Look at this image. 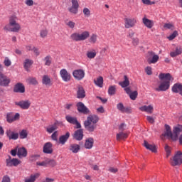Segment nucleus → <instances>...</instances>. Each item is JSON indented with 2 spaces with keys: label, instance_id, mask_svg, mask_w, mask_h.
<instances>
[{
  "label": "nucleus",
  "instance_id": "obj_37",
  "mask_svg": "<svg viewBox=\"0 0 182 182\" xmlns=\"http://www.w3.org/2000/svg\"><path fill=\"white\" fill-rule=\"evenodd\" d=\"M127 137H129V134L127 133L121 132L117 134V140H124V139H127Z\"/></svg>",
  "mask_w": 182,
  "mask_h": 182
},
{
  "label": "nucleus",
  "instance_id": "obj_21",
  "mask_svg": "<svg viewBox=\"0 0 182 182\" xmlns=\"http://www.w3.org/2000/svg\"><path fill=\"white\" fill-rule=\"evenodd\" d=\"M77 99H84V97H86V92L82 85L77 87Z\"/></svg>",
  "mask_w": 182,
  "mask_h": 182
},
{
  "label": "nucleus",
  "instance_id": "obj_51",
  "mask_svg": "<svg viewBox=\"0 0 182 182\" xmlns=\"http://www.w3.org/2000/svg\"><path fill=\"white\" fill-rule=\"evenodd\" d=\"M177 35H178V32H177V31H173V33L172 34H171L168 37V39L169 41H173V39H174L175 38L177 37Z\"/></svg>",
  "mask_w": 182,
  "mask_h": 182
},
{
  "label": "nucleus",
  "instance_id": "obj_46",
  "mask_svg": "<svg viewBox=\"0 0 182 182\" xmlns=\"http://www.w3.org/2000/svg\"><path fill=\"white\" fill-rule=\"evenodd\" d=\"M48 29L45 28L40 31L41 38H46L48 36Z\"/></svg>",
  "mask_w": 182,
  "mask_h": 182
},
{
  "label": "nucleus",
  "instance_id": "obj_58",
  "mask_svg": "<svg viewBox=\"0 0 182 182\" xmlns=\"http://www.w3.org/2000/svg\"><path fill=\"white\" fill-rule=\"evenodd\" d=\"M139 40L138 38H132V45H134V46H137V45H139Z\"/></svg>",
  "mask_w": 182,
  "mask_h": 182
},
{
  "label": "nucleus",
  "instance_id": "obj_10",
  "mask_svg": "<svg viewBox=\"0 0 182 182\" xmlns=\"http://www.w3.org/2000/svg\"><path fill=\"white\" fill-rule=\"evenodd\" d=\"M7 167H16L21 164V161L16 158H11L9 156V159L6 160Z\"/></svg>",
  "mask_w": 182,
  "mask_h": 182
},
{
  "label": "nucleus",
  "instance_id": "obj_13",
  "mask_svg": "<svg viewBox=\"0 0 182 182\" xmlns=\"http://www.w3.org/2000/svg\"><path fill=\"white\" fill-rule=\"evenodd\" d=\"M21 115L19 113H16L14 114L12 112L7 113L6 114V122L8 123H14V122H16V120H19Z\"/></svg>",
  "mask_w": 182,
  "mask_h": 182
},
{
  "label": "nucleus",
  "instance_id": "obj_16",
  "mask_svg": "<svg viewBox=\"0 0 182 182\" xmlns=\"http://www.w3.org/2000/svg\"><path fill=\"white\" fill-rule=\"evenodd\" d=\"M73 76L76 80H82L85 77V70L82 69L75 70L73 72Z\"/></svg>",
  "mask_w": 182,
  "mask_h": 182
},
{
  "label": "nucleus",
  "instance_id": "obj_25",
  "mask_svg": "<svg viewBox=\"0 0 182 182\" xmlns=\"http://www.w3.org/2000/svg\"><path fill=\"white\" fill-rule=\"evenodd\" d=\"M139 110H141V112H146V113L151 114L154 110V107L152 105H144L139 107Z\"/></svg>",
  "mask_w": 182,
  "mask_h": 182
},
{
  "label": "nucleus",
  "instance_id": "obj_22",
  "mask_svg": "<svg viewBox=\"0 0 182 182\" xmlns=\"http://www.w3.org/2000/svg\"><path fill=\"white\" fill-rule=\"evenodd\" d=\"M83 129H78L74 132L73 137L75 140L80 141L83 140Z\"/></svg>",
  "mask_w": 182,
  "mask_h": 182
},
{
  "label": "nucleus",
  "instance_id": "obj_20",
  "mask_svg": "<svg viewBox=\"0 0 182 182\" xmlns=\"http://www.w3.org/2000/svg\"><path fill=\"white\" fill-rule=\"evenodd\" d=\"M14 93H25V85L21 82H18L14 85Z\"/></svg>",
  "mask_w": 182,
  "mask_h": 182
},
{
  "label": "nucleus",
  "instance_id": "obj_42",
  "mask_svg": "<svg viewBox=\"0 0 182 182\" xmlns=\"http://www.w3.org/2000/svg\"><path fill=\"white\" fill-rule=\"evenodd\" d=\"M18 136L21 139H26V137H28V130H26V129L21 130L19 132Z\"/></svg>",
  "mask_w": 182,
  "mask_h": 182
},
{
  "label": "nucleus",
  "instance_id": "obj_53",
  "mask_svg": "<svg viewBox=\"0 0 182 182\" xmlns=\"http://www.w3.org/2000/svg\"><path fill=\"white\" fill-rule=\"evenodd\" d=\"M65 25H67V26H69L70 29H73L75 28V25H76V23L72 21H69L68 22L65 23Z\"/></svg>",
  "mask_w": 182,
  "mask_h": 182
},
{
  "label": "nucleus",
  "instance_id": "obj_32",
  "mask_svg": "<svg viewBox=\"0 0 182 182\" xmlns=\"http://www.w3.org/2000/svg\"><path fill=\"white\" fill-rule=\"evenodd\" d=\"M40 174L36 173L31 174L29 178H26L24 182H35L37 178H39Z\"/></svg>",
  "mask_w": 182,
  "mask_h": 182
},
{
  "label": "nucleus",
  "instance_id": "obj_62",
  "mask_svg": "<svg viewBox=\"0 0 182 182\" xmlns=\"http://www.w3.org/2000/svg\"><path fill=\"white\" fill-rule=\"evenodd\" d=\"M1 182H11V178L8 176H4L2 178Z\"/></svg>",
  "mask_w": 182,
  "mask_h": 182
},
{
  "label": "nucleus",
  "instance_id": "obj_30",
  "mask_svg": "<svg viewBox=\"0 0 182 182\" xmlns=\"http://www.w3.org/2000/svg\"><path fill=\"white\" fill-rule=\"evenodd\" d=\"M144 146L147 150H150L152 153H156L157 149H156V145L150 144L147 141H144Z\"/></svg>",
  "mask_w": 182,
  "mask_h": 182
},
{
  "label": "nucleus",
  "instance_id": "obj_2",
  "mask_svg": "<svg viewBox=\"0 0 182 182\" xmlns=\"http://www.w3.org/2000/svg\"><path fill=\"white\" fill-rule=\"evenodd\" d=\"M18 18L16 15L14 14L9 17V23L4 27V31L8 32L18 33L21 31V24L18 23Z\"/></svg>",
  "mask_w": 182,
  "mask_h": 182
},
{
  "label": "nucleus",
  "instance_id": "obj_41",
  "mask_svg": "<svg viewBox=\"0 0 182 182\" xmlns=\"http://www.w3.org/2000/svg\"><path fill=\"white\" fill-rule=\"evenodd\" d=\"M108 95H109V96H114V95H116V85H111L109 87Z\"/></svg>",
  "mask_w": 182,
  "mask_h": 182
},
{
  "label": "nucleus",
  "instance_id": "obj_36",
  "mask_svg": "<svg viewBox=\"0 0 182 182\" xmlns=\"http://www.w3.org/2000/svg\"><path fill=\"white\" fill-rule=\"evenodd\" d=\"M182 49L181 48L176 47L175 51L171 52L170 55L171 58H176V56H178V55H181Z\"/></svg>",
  "mask_w": 182,
  "mask_h": 182
},
{
  "label": "nucleus",
  "instance_id": "obj_33",
  "mask_svg": "<svg viewBox=\"0 0 182 182\" xmlns=\"http://www.w3.org/2000/svg\"><path fill=\"white\" fill-rule=\"evenodd\" d=\"M32 65H33V60L28 58L26 59L23 63L24 69H26L27 72L29 71V69H31V66H32Z\"/></svg>",
  "mask_w": 182,
  "mask_h": 182
},
{
  "label": "nucleus",
  "instance_id": "obj_50",
  "mask_svg": "<svg viewBox=\"0 0 182 182\" xmlns=\"http://www.w3.org/2000/svg\"><path fill=\"white\" fill-rule=\"evenodd\" d=\"M28 83H31V85H38V80H36V78L34 77H29L28 78Z\"/></svg>",
  "mask_w": 182,
  "mask_h": 182
},
{
  "label": "nucleus",
  "instance_id": "obj_35",
  "mask_svg": "<svg viewBox=\"0 0 182 182\" xmlns=\"http://www.w3.org/2000/svg\"><path fill=\"white\" fill-rule=\"evenodd\" d=\"M96 50H92L87 51L86 56L88 59H95L96 58Z\"/></svg>",
  "mask_w": 182,
  "mask_h": 182
},
{
  "label": "nucleus",
  "instance_id": "obj_1",
  "mask_svg": "<svg viewBox=\"0 0 182 182\" xmlns=\"http://www.w3.org/2000/svg\"><path fill=\"white\" fill-rule=\"evenodd\" d=\"M160 80H162L158 87L155 88L156 92H166L170 88V81L173 77L170 73H161L159 75Z\"/></svg>",
  "mask_w": 182,
  "mask_h": 182
},
{
  "label": "nucleus",
  "instance_id": "obj_61",
  "mask_svg": "<svg viewBox=\"0 0 182 182\" xmlns=\"http://www.w3.org/2000/svg\"><path fill=\"white\" fill-rule=\"evenodd\" d=\"M108 171L110 172V173H117V171H119V170L117 169V168H114V167H109Z\"/></svg>",
  "mask_w": 182,
  "mask_h": 182
},
{
  "label": "nucleus",
  "instance_id": "obj_57",
  "mask_svg": "<svg viewBox=\"0 0 182 182\" xmlns=\"http://www.w3.org/2000/svg\"><path fill=\"white\" fill-rule=\"evenodd\" d=\"M51 139L54 140V141H58V131H55L51 135Z\"/></svg>",
  "mask_w": 182,
  "mask_h": 182
},
{
  "label": "nucleus",
  "instance_id": "obj_44",
  "mask_svg": "<svg viewBox=\"0 0 182 182\" xmlns=\"http://www.w3.org/2000/svg\"><path fill=\"white\" fill-rule=\"evenodd\" d=\"M165 151L166 154L167 159L171 156V147H170L168 145L165 146Z\"/></svg>",
  "mask_w": 182,
  "mask_h": 182
},
{
  "label": "nucleus",
  "instance_id": "obj_56",
  "mask_svg": "<svg viewBox=\"0 0 182 182\" xmlns=\"http://www.w3.org/2000/svg\"><path fill=\"white\" fill-rule=\"evenodd\" d=\"M151 70H152V68L150 66H148L145 68V72L146 75H152L153 72Z\"/></svg>",
  "mask_w": 182,
  "mask_h": 182
},
{
  "label": "nucleus",
  "instance_id": "obj_18",
  "mask_svg": "<svg viewBox=\"0 0 182 182\" xmlns=\"http://www.w3.org/2000/svg\"><path fill=\"white\" fill-rule=\"evenodd\" d=\"M53 145L50 142H47L43 145V152L45 154H52L53 153Z\"/></svg>",
  "mask_w": 182,
  "mask_h": 182
},
{
  "label": "nucleus",
  "instance_id": "obj_6",
  "mask_svg": "<svg viewBox=\"0 0 182 182\" xmlns=\"http://www.w3.org/2000/svg\"><path fill=\"white\" fill-rule=\"evenodd\" d=\"M170 164L173 166H181L182 164V151H177L175 152L173 157L170 159Z\"/></svg>",
  "mask_w": 182,
  "mask_h": 182
},
{
  "label": "nucleus",
  "instance_id": "obj_3",
  "mask_svg": "<svg viewBox=\"0 0 182 182\" xmlns=\"http://www.w3.org/2000/svg\"><path fill=\"white\" fill-rule=\"evenodd\" d=\"M99 122V117L96 114L90 115L87 117V120L84 122V127L90 133H93L97 127V123Z\"/></svg>",
  "mask_w": 182,
  "mask_h": 182
},
{
  "label": "nucleus",
  "instance_id": "obj_26",
  "mask_svg": "<svg viewBox=\"0 0 182 182\" xmlns=\"http://www.w3.org/2000/svg\"><path fill=\"white\" fill-rule=\"evenodd\" d=\"M142 22L144 25L148 28V29H151L153 26H154V22L152 20H150L146 17L142 18Z\"/></svg>",
  "mask_w": 182,
  "mask_h": 182
},
{
  "label": "nucleus",
  "instance_id": "obj_40",
  "mask_svg": "<svg viewBox=\"0 0 182 182\" xmlns=\"http://www.w3.org/2000/svg\"><path fill=\"white\" fill-rule=\"evenodd\" d=\"M57 129L58 125L56 124H53V125H50L46 128V132L48 133H53Z\"/></svg>",
  "mask_w": 182,
  "mask_h": 182
},
{
  "label": "nucleus",
  "instance_id": "obj_29",
  "mask_svg": "<svg viewBox=\"0 0 182 182\" xmlns=\"http://www.w3.org/2000/svg\"><path fill=\"white\" fill-rule=\"evenodd\" d=\"M69 137H70V133L66 132L65 135H62L60 136L59 143L63 146L66 143V141H68Z\"/></svg>",
  "mask_w": 182,
  "mask_h": 182
},
{
  "label": "nucleus",
  "instance_id": "obj_28",
  "mask_svg": "<svg viewBox=\"0 0 182 182\" xmlns=\"http://www.w3.org/2000/svg\"><path fill=\"white\" fill-rule=\"evenodd\" d=\"M172 92H173V93H179V95L182 96V85L180 83H176L172 87Z\"/></svg>",
  "mask_w": 182,
  "mask_h": 182
},
{
  "label": "nucleus",
  "instance_id": "obj_14",
  "mask_svg": "<svg viewBox=\"0 0 182 182\" xmlns=\"http://www.w3.org/2000/svg\"><path fill=\"white\" fill-rule=\"evenodd\" d=\"M11 83V79L5 75L2 72H0V86H4L6 87V86H9Z\"/></svg>",
  "mask_w": 182,
  "mask_h": 182
},
{
  "label": "nucleus",
  "instance_id": "obj_48",
  "mask_svg": "<svg viewBox=\"0 0 182 182\" xmlns=\"http://www.w3.org/2000/svg\"><path fill=\"white\" fill-rule=\"evenodd\" d=\"M137 91H134L132 92L129 96L132 100H136L137 99V95H138Z\"/></svg>",
  "mask_w": 182,
  "mask_h": 182
},
{
  "label": "nucleus",
  "instance_id": "obj_49",
  "mask_svg": "<svg viewBox=\"0 0 182 182\" xmlns=\"http://www.w3.org/2000/svg\"><path fill=\"white\" fill-rule=\"evenodd\" d=\"M97 41V35L96 34H92V36L90 38V43H95Z\"/></svg>",
  "mask_w": 182,
  "mask_h": 182
},
{
  "label": "nucleus",
  "instance_id": "obj_9",
  "mask_svg": "<svg viewBox=\"0 0 182 182\" xmlns=\"http://www.w3.org/2000/svg\"><path fill=\"white\" fill-rule=\"evenodd\" d=\"M124 26L127 29L134 28L137 23V18H124Z\"/></svg>",
  "mask_w": 182,
  "mask_h": 182
},
{
  "label": "nucleus",
  "instance_id": "obj_43",
  "mask_svg": "<svg viewBox=\"0 0 182 182\" xmlns=\"http://www.w3.org/2000/svg\"><path fill=\"white\" fill-rule=\"evenodd\" d=\"M44 62L46 66H50V65L52 64V57H50V55H47L44 58Z\"/></svg>",
  "mask_w": 182,
  "mask_h": 182
},
{
  "label": "nucleus",
  "instance_id": "obj_38",
  "mask_svg": "<svg viewBox=\"0 0 182 182\" xmlns=\"http://www.w3.org/2000/svg\"><path fill=\"white\" fill-rule=\"evenodd\" d=\"M65 120H67V122H68V123H70L71 124H75V123H77V118L72 117L70 115H67L65 117Z\"/></svg>",
  "mask_w": 182,
  "mask_h": 182
},
{
  "label": "nucleus",
  "instance_id": "obj_27",
  "mask_svg": "<svg viewBox=\"0 0 182 182\" xmlns=\"http://www.w3.org/2000/svg\"><path fill=\"white\" fill-rule=\"evenodd\" d=\"M17 156L19 159L22 157H26L28 156V151L25 147H21L18 149Z\"/></svg>",
  "mask_w": 182,
  "mask_h": 182
},
{
  "label": "nucleus",
  "instance_id": "obj_54",
  "mask_svg": "<svg viewBox=\"0 0 182 182\" xmlns=\"http://www.w3.org/2000/svg\"><path fill=\"white\" fill-rule=\"evenodd\" d=\"M36 166H40L41 167H47L48 166L47 161L46 160L42 162H36Z\"/></svg>",
  "mask_w": 182,
  "mask_h": 182
},
{
  "label": "nucleus",
  "instance_id": "obj_59",
  "mask_svg": "<svg viewBox=\"0 0 182 182\" xmlns=\"http://www.w3.org/2000/svg\"><path fill=\"white\" fill-rule=\"evenodd\" d=\"M143 4L145 5H154V1H151L150 0H142Z\"/></svg>",
  "mask_w": 182,
  "mask_h": 182
},
{
  "label": "nucleus",
  "instance_id": "obj_5",
  "mask_svg": "<svg viewBox=\"0 0 182 182\" xmlns=\"http://www.w3.org/2000/svg\"><path fill=\"white\" fill-rule=\"evenodd\" d=\"M89 36H90V33L85 31L81 33H74L71 34L70 39H72V41H75V42H80L82 41H86Z\"/></svg>",
  "mask_w": 182,
  "mask_h": 182
},
{
  "label": "nucleus",
  "instance_id": "obj_23",
  "mask_svg": "<svg viewBox=\"0 0 182 182\" xmlns=\"http://www.w3.org/2000/svg\"><path fill=\"white\" fill-rule=\"evenodd\" d=\"M117 109H118L121 113H132V109L125 107L122 102L117 105Z\"/></svg>",
  "mask_w": 182,
  "mask_h": 182
},
{
  "label": "nucleus",
  "instance_id": "obj_52",
  "mask_svg": "<svg viewBox=\"0 0 182 182\" xmlns=\"http://www.w3.org/2000/svg\"><path fill=\"white\" fill-rule=\"evenodd\" d=\"M82 12L84 14V15L85 16H87V18H89V16H90V10L88 8H84L82 10Z\"/></svg>",
  "mask_w": 182,
  "mask_h": 182
},
{
  "label": "nucleus",
  "instance_id": "obj_55",
  "mask_svg": "<svg viewBox=\"0 0 182 182\" xmlns=\"http://www.w3.org/2000/svg\"><path fill=\"white\" fill-rule=\"evenodd\" d=\"M39 157H41V156L36 154V155H31L30 156V160L31 161H36V160H38L39 159Z\"/></svg>",
  "mask_w": 182,
  "mask_h": 182
},
{
  "label": "nucleus",
  "instance_id": "obj_12",
  "mask_svg": "<svg viewBox=\"0 0 182 182\" xmlns=\"http://www.w3.org/2000/svg\"><path fill=\"white\" fill-rule=\"evenodd\" d=\"M6 136L9 140H18L19 139V134L12 131L11 128L6 129Z\"/></svg>",
  "mask_w": 182,
  "mask_h": 182
},
{
  "label": "nucleus",
  "instance_id": "obj_45",
  "mask_svg": "<svg viewBox=\"0 0 182 182\" xmlns=\"http://www.w3.org/2000/svg\"><path fill=\"white\" fill-rule=\"evenodd\" d=\"M4 64L6 66V68H9V66L12 65V62L11 61V60H9V58L6 57L4 60Z\"/></svg>",
  "mask_w": 182,
  "mask_h": 182
},
{
  "label": "nucleus",
  "instance_id": "obj_19",
  "mask_svg": "<svg viewBox=\"0 0 182 182\" xmlns=\"http://www.w3.org/2000/svg\"><path fill=\"white\" fill-rule=\"evenodd\" d=\"M42 84L47 87H50V86H52L53 85V82H52V79H50V76L48 75H43Z\"/></svg>",
  "mask_w": 182,
  "mask_h": 182
},
{
  "label": "nucleus",
  "instance_id": "obj_63",
  "mask_svg": "<svg viewBox=\"0 0 182 182\" xmlns=\"http://www.w3.org/2000/svg\"><path fill=\"white\" fill-rule=\"evenodd\" d=\"M146 120L149 122V123H151V124H153L154 123V118L150 116L146 117Z\"/></svg>",
  "mask_w": 182,
  "mask_h": 182
},
{
  "label": "nucleus",
  "instance_id": "obj_24",
  "mask_svg": "<svg viewBox=\"0 0 182 182\" xmlns=\"http://www.w3.org/2000/svg\"><path fill=\"white\" fill-rule=\"evenodd\" d=\"M94 143H95V139H93L92 137L87 138L85 140V142L84 144L85 149H87V150H90V149H92V147H93Z\"/></svg>",
  "mask_w": 182,
  "mask_h": 182
},
{
  "label": "nucleus",
  "instance_id": "obj_4",
  "mask_svg": "<svg viewBox=\"0 0 182 182\" xmlns=\"http://www.w3.org/2000/svg\"><path fill=\"white\" fill-rule=\"evenodd\" d=\"M165 132L162 136L169 137L173 141L178 140V135L182 132V125H177L173 128V134L171 133V128L168 124H165Z\"/></svg>",
  "mask_w": 182,
  "mask_h": 182
},
{
  "label": "nucleus",
  "instance_id": "obj_47",
  "mask_svg": "<svg viewBox=\"0 0 182 182\" xmlns=\"http://www.w3.org/2000/svg\"><path fill=\"white\" fill-rule=\"evenodd\" d=\"M47 161V166H50L51 167H55L56 166V161L53 159H46Z\"/></svg>",
  "mask_w": 182,
  "mask_h": 182
},
{
  "label": "nucleus",
  "instance_id": "obj_7",
  "mask_svg": "<svg viewBox=\"0 0 182 182\" xmlns=\"http://www.w3.org/2000/svg\"><path fill=\"white\" fill-rule=\"evenodd\" d=\"M160 59V56L156 54L154 51H148L146 55V61L148 62L149 65H155L157 63Z\"/></svg>",
  "mask_w": 182,
  "mask_h": 182
},
{
  "label": "nucleus",
  "instance_id": "obj_17",
  "mask_svg": "<svg viewBox=\"0 0 182 182\" xmlns=\"http://www.w3.org/2000/svg\"><path fill=\"white\" fill-rule=\"evenodd\" d=\"M60 75L62 78V80H63V82H70V79L72 77L70 74L68 73V70L66 69L60 70Z\"/></svg>",
  "mask_w": 182,
  "mask_h": 182
},
{
  "label": "nucleus",
  "instance_id": "obj_31",
  "mask_svg": "<svg viewBox=\"0 0 182 182\" xmlns=\"http://www.w3.org/2000/svg\"><path fill=\"white\" fill-rule=\"evenodd\" d=\"M69 150L72 151V153H79V151L80 150V145L77 144H72L70 145Z\"/></svg>",
  "mask_w": 182,
  "mask_h": 182
},
{
  "label": "nucleus",
  "instance_id": "obj_11",
  "mask_svg": "<svg viewBox=\"0 0 182 182\" xmlns=\"http://www.w3.org/2000/svg\"><path fill=\"white\" fill-rule=\"evenodd\" d=\"M76 106L77 110L79 112V113H83V114H90V110L89 108L85 106L83 102H79L77 103Z\"/></svg>",
  "mask_w": 182,
  "mask_h": 182
},
{
  "label": "nucleus",
  "instance_id": "obj_64",
  "mask_svg": "<svg viewBox=\"0 0 182 182\" xmlns=\"http://www.w3.org/2000/svg\"><path fill=\"white\" fill-rule=\"evenodd\" d=\"M11 156L15 157V156H16V154H18V148H16V149L11 150Z\"/></svg>",
  "mask_w": 182,
  "mask_h": 182
},
{
  "label": "nucleus",
  "instance_id": "obj_8",
  "mask_svg": "<svg viewBox=\"0 0 182 182\" xmlns=\"http://www.w3.org/2000/svg\"><path fill=\"white\" fill-rule=\"evenodd\" d=\"M70 14L73 15H77L79 12V1L77 0H71V6L68 9Z\"/></svg>",
  "mask_w": 182,
  "mask_h": 182
},
{
  "label": "nucleus",
  "instance_id": "obj_15",
  "mask_svg": "<svg viewBox=\"0 0 182 182\" xmlns=\"http://www.w3.org/2000/svg\"><path fill=\"white\" fill-rule=\"evenodd\" d=\"M14 103L16 106H18V107H21L23 110H28L31 107V102L29 100H21L20 102H15Z\"/></svg>",
  "mask_w": 182,
  "mask_h": 182
},
{
  "label": "nucleus",
  "instance_id": "obj_60",
  "mask_svg": "<svg viewBox=\"0 0 182 182\" xmlns=\"http://www.w3.org/2000/svg\"><path fill=\"white\" fill-rule=\"evenodd\" d=\"M25 4L27 6H33V0H26Z\"/></svg>",
  "mask_w": 182,
  "mask_h": 182
},
{
  "label": "nucleus",
  "instance_id": "obj_34",
  "mask_svg": "<svg viewBox=\"0 0 182 182\" xmlns=\"http://www.w3.org/2000/svg\"><path fill=\"white\" fill-rule=\"evenodd\" d=\"M119 86L122 87H127V86H129L130 81L129 80V77H127V75L124 76V81L119 82Z\"/></svg>",
  "mask_w": 182,
  "mask_h": 182
},
{
  "label": "nucleus",
  "instance_id": "obj_39",
  "mask_svg": "<svg viewBox=\"0 0 182 182\" xmlns=\"http://www.w3.org/2000/svg\"><path fill=\"white\" fill-rule=\"evenodd\" d=\"M94 83H95L96 86L98 87H103V77H99L97 80H94Z\"/></svg>",
  "mask_w": 182,
  "mask_h": 182
}]
</instances>
